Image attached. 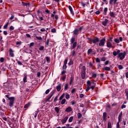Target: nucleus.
Wrapping results in <instances>:
<instances>
[{
	"mask_svg": "<svg viewBox=\"0 0 128 128\" xmlns=\"http://www.w3.org/2000/svg\"><path fill=\"white\" fill-rule=\"evenodd\" d=\"M14 51L12 48L9 49V54L11 58H14Z\"/></svg>",
	"mask_w": 128,
	"mask_h": 128,
	"instance_id": "8",
	"label": "nucleus"
},
{
	"mask_svg": "<svg viewBox=\"0 0 128 128\" xmlns=\"http://www.w3.org/2000/svg\"><path fill=\"white\" fill-rule=\"evenodd\" d=\"M57 100H58V96H56L54 99V102H56Z\"/></svg>",
	"mask_w": 128,
	"mask_h": 128,
	"instance_id": "62",
	"label": "nucleus"
},
{
	"mask_svg": "<svg viewBox=\"0 0 128 128\" xmlns=\"http://www.w3.org/2000/svg\"><path fill=\"white\" fill-rule=\"evenodd\" d=\"M86 84H87V86H88V88H90V86L92 84V83L90 82V80H88L87 81Z\"/></svg>",
	"mask_w": 128,
	"mask_h": 128,
	"instance_id": "31",
	"label": "nucleus"
},
{
	"mask_svg": "<svg viewBox=\"0 0 128 128\" xmlns=\"http://www.w3.org/2000/svg\"><path fill=\"white\" fill-rule=\"evenodd\" d=\"M77 44H78V42H74V43L72 44V47H70V49L74 50V48H76Z\"/></svg>",
	"mask_w": 128,
	"mask_h": 128,
	"instance_id": "19",
	"label": "nucleus"
},
{
	"mask_svg": "<svg viewBox=\"0 0 128 128\" xmlns=\"http://www.w3.org/2000/svg\"><path fill=\"white\" fill-rule=\"evenodd\" d=\"M122 112H121L118 116V122L116 124V128H120V120L122 118Z\"/></svg>",
	"mask_w": 128,
	"mask_h": 128,
	"instance_id": "5",
	"label": "nucleus"
},
{
	"mask_svg": "<svg viewBox=\"0 0 128 128\" xmlns=\"http://www.w3.org/2000/svg\"><path fill=\"white\" fill-rule=\"evenodd\" d=\"M2 120H5V122H7L8 121V118H6L5 116H3L2 117Z\"/></svg>",
	"mask_w": 128,
	"mask_h": 128,
	"instance_id": "55",
	"label": "nucleus"
},
{
	"mask_svg": "<svg viewBox=\"0 0 128 128\" xmlns=\"http://www.w3.org/2000/svg\"><path fill=\"white\" fill-rule=\"evenodd\" d=\"M68 8H69L72 14V16L74 15V10H72V6H68Z\"/></svg>",
	"mask_w": 128,
	"mask_h": 128,
	"instance_id": "15",
	"label": "nucleus"
},
{
	"mask_svg": "<svg viewBox=\"0 0 128 128\" xmlns=\"http://www.w3.org/2000/svg\"><path fill=\"white\" fill-rule=\"evenodd\" d=\"M108 22V20L107 18H106L104 19V21L102 22V26H106Z\"/></svg>",
	"mask_w": 128,
	"mask_h": 128,
	"instance_id": "11",
	"label": "nucleus"
},
{
	"mask_svg": "<svg viewBox=\"0 0 128 128\" xmlns=\"http://www.w3.org/2000/svg\"><path fill=\"white\" fill-rule=\"evenodd\" d=\"M28 46H29L30 48H32V46H34V42H32L28 44Z\"/></svg>",
	"mask_w": 128,
	"mask_h": 128,
	"instance_id": "42",
	"label": "nucleus"
},
{
	"mask_svg": "<svg viewBox=\"0 0 128 128\" xmlns=\"http://www.w3.org/2000/svg\"><path fill=\"white\" fill-rule=\"evenodd\" d=\"M72 64H74V61L70 59V62L68 63V65L69 66H72Z\"/></svg>",
	"mask_w": 128,
	"mask_h": 128,
	"instance_id": "36",
	"label": "nucleus"
},
{
	"mask_svg": "<svg viewBox=\"0 0 128 128\" xmlns=\"http://www.w3.org/2000/svg\"><path fill=\"white\" fill-rule=\"evenodd\" d=\"M50 44V39H47L46 42H45V48H48Z\"/></svg>",
	"mask_w": 128,
	"mask_h": 128,
	"instance_id": "17",
	"label": "nucleus"
},
{
	"mask_svg": "<svg viewBox=\"0 0 128 128\" xmlns=\"http://www.w3.org/2000/svg\"><path fill=\"white\" fill-rule=\"evenodd\" d=\"M24 78H23L24 82H27L28 80H26V78H27L26 74H24Z\"/></svg>",
	"mask_w": 128,
	"mask_h": 128,
	"instance_id": "20",
	"label": "nucleus"
},
{
	"mask_svg": "<svg viewBox=\"0 0 128 128\" xmlns=\"http://www.w3.org/2000/svg\"><path fill=\"white\" fill-rule=\"evenodd\" d=\"M48 92H50V90L49 89L47 90L46 91L45 94H48Z\"/></svg>",
	"mask_w": 128,
	"mask_h": 128,
	"instance_id": "64",
	"label": "nucleus"
},
{
	"mask_svg": "<svg viewBox=\"0 0 128 128\" xmlns=\"http://www.w3.org/2000/svg\"><path fill=\"white\" fill-rule=\"evenodd\" d=\"M74 120V116H70L68 120L69 122H72V120Z\"/></svg>",
	"mask_w": 128,
	"mask_h": 128,
	"instance_id": "43",
	"label": "nucleus"
},
{
	"mask_svg": "<svg viewBox=\"0 0 128 128\" xmlns=\"http://www.w3.org/2000/svg\"><path fill=\"white\" fill-rule=\"evenodd\" d=\"M36 40H42V36H36Z\"/></svg>",
	"mask_w": 128,
	"mask_h": 128,
	"instance_id": "39",
	"label": "nucleus"
},
{
	"mask_svg": "<svg viewBox=\"0 0 128 128\" xmlns=\"http://www.w3.org/2000/svg\"><path fill=\"white\" fill-rule=\"evenodd\" d=\"M66 100H68V98H70V94H66Z\"/></svg>",
	"mask_w": 128,
	"mask_h": 128,
	"instance_id": "57",
	"label": "nucleus"
},
{
	"mask_svg": "<svg viewBox=\"0 0 128 128\" xmlns=\"http://www.w3.org/2000/svg\"><path fill=\"white\" fill-rule=\"evenodd\" d=\"M46 60L47 62H48V63L50 62V57L46 56Z\"/></svg>",
	"mask_w": 128,
	"mask_h": 128,
	"instance_id": "35",
	"label": "nucleus"
},
{
	"mask_svg": "<svg viewBox=\"0 0 128 128\" xmlns=\"http://www.w3.org/2000/svg\"><path fill=\"white\" fill-rule=\"evenodd\" d=\"M66 102V99H63L61 102V104H64Z\"/></svg>",
	"mask_w": 128,
	"mask_h": 128,
	"instance_id": "45",
	"label": "nucleus"
},
{
	"mask_svg": "<svg viewBox=\"0 0 128 128\" xmlns=\"http://www.w3.org/2000/svg\"><path fill=\"white\" fill-rule=\"evenodd\" d=\"M64 98V94H63L60 98V100H62L63 99V98Z\"/></svg>",
	"mask_w": 128,
	"mask_h": 128,
	"instance_id": "47",
	"label": "nucleus"
},
{
	"mask_svg": "<svg viewBox=\"0 0 128 128\" xmlns=\"http://www.w3.org/2000/svg\"><path fill=\"white\" fill-rule=\"evenodd\" d=\"M98 42H100V38H98V37H94L92 41V42L94 44H96Z\"/></svg>",
	"mask_w": 128,
	"mask_h": 128,
	"instance_id": "9",
	"label": "nucleus"
},
{
	"mask_svg": "<svg viewBox=\"0 0 128 128\" xmlns=\"http://www.w3.org/2000/svg\"><path fill=\"white\" fill-rule=\"evenodd\" d=\"M112 122H108V128H112Z\"/></svg>",
	"mask_w": 128,
	"mask_h": 128,
	"instance_id": "44",
	"label": "nucleus"
},
{
	"mask_svg": "<svg viewBox=\"0 0 128 128\" xmlns=\"http://www.w3.org/2000/svg\"><path fill=\"white\" fill-rule=\"evenodd\" d=\"M26 38H32V37L30 36V34H26Z\"/></svg>",
	"mask_w": 128,
	"mask_h": 128,
	"instance_id": "50",
	"label": "nucleus"
},
{
	"mask_svg": "<svg viewBox=\"0 0 128 128\" xmlns=\"http://www.w3.org/2000/svg\"><path fill=\"white\" fill-rule=\"evenodd\" d=\"M77 116H78V118H82V114L80 113H78L77 114Z\"/></svg>",
	"mask_w": 128,
	"mask_h": 128,
	"instance_id": "41",
	"label": "nucleus"
},
{
	"mask_svg": "<svg viewBox=\"0 0 128 128\" xmlns=\"http://www.w3.org/2000/svg\"><path fill=\"white\" fill-rule=\"evenodd\" d=\"M88 0H82L81 2V4L83 8H86V6H88Z\"/></svg>",
	"mask_w": 128,
	"mask_h": 128,
	"instance_id": "6",
	"label": "nucleus"
},
{
	"mask_svg": "<svg viewBox=\"0 0 128 128\" xmlns=\"http://www.w3.org/2000/svg\"><path fill=\"white\" fill-rule=\"evenodd\" d=\"M39 112V110H36L34 112V118H36V116H38V114Z\"/></svg>",
	"mask_w": 128,
	"mask_h": 128,
	"instance_id": "38",
	"label": "nucleus"
},
{
	"mask_svg": "<svg viewBox=\"0 0 128 128\" xmlns=\"http://www.w3.org/2000/svg\"><path fill=\"white\" fill-rule=\"evenodd\" d=\"M81 76L82 80H84L86 78V72L81 73Z\"/></svg>",
	"mask_w": 128,
	"mask_h": 128,
	"instance_id": "28",
	"label": "nucleus"
},
{
	"mask_svg": "<svg viewBox=\"0 0 128 128\" xmlns=\"http://www.w3.org/2000/svg\"><path fill=\"white\" fill-rule=\"evenodd\" d=\"M30 106V103H28L27 104H26L24 106V108H28Z\"/></svg>",
	"mask_w": 128,
	"mask_h": 128,
	"instance_id": "37",
	"label": "nucleus"
},
{
	"mask_svg": "<svg viewBox=\"0 0 128 128\" xmlns=\"http://www.w3.org/2000/svg\"><path fill=\"white\" fill-rule=\"evenodd\" d=\"M76 56V50H73L72 51L71 56L74 57V56Z\"/></svg>",
	"mask_w": 128,
	"mask_h": 128,
	"instance_id": "22",
	"label": "nucleus"
},
{
	"mask_svg": "<svg viewBox=\"0 0 128 128\" xmlns=\"http://www.w3.org/2000/svg\"><path fill=\"white\" fill-rule=\"evenodd\" d=\"M54 110L57 114H58V112H60V108L58 107H55Z\"/></svg>",
	"mask_w": 128,
	"mask_h": 128,
	"instance_id": "33",
	"label": "nucleus"
},
{
	"mask_svg": "<svg viewBox=\"0 0 128 128\" xmlns=\"http://www.w3.org/2000/svg\"><path fill=\"white\" fill-rule=\"evenodd\" d=\"M116 2H118V0H110L109 4L112 6V3L114 2V4H116Z\"/></svg>",
	"mask_w": 128,
	"mask_h": 128,
	"instance_id": "13",
	"label": "nucleus"
},
{
	"mask_svg": "<svg viewBox=\"0 0 128 128\" xmlns=\"http://www.w3.org/2000/svg\"><path fill=\"white\" fill-rule=\"evenodd\" d=\"M92 49H89L88 50V54H92Z\"/></svg>",
	"mask_w": 128,
	"mask_h": 128,
	"instance_id": "40",
	"label": "nucleus"
},
{
	"mask_svg": "<svg viewBox=\"0 0 128 128\" xmlns=\"http://www.w3.org/2000/svg\"><path fill=\"white\" fill-rule=\"evenodd\" d=\"M9 106L10 108L14 106V97H10V98H9Z\"/></svg>",
	"mask_w": 128,
	"mask_h": 128,
	"instance_id": "3",
	"label": "nucleus"
},
{
	"mask_svg": "<svg viewBox=\"0 0 128 128\" xmlns=\"http://www.w3.org/2000/svg\"><path fill=\"white\" fill-rule=\"evenodd\" d=\"M126 106L124 105V104H122L121 106V108H126Z\"/></svg>",
	"mask_w": 128,
	"mask_h": 128,
	"instance_id": "60",
	"label": "nucleus"
},
{
	"mask_svg": "<svg viewBox=\"0 0 128 128\" xmlns=\"http://www.w3.org/2000/svg\"><path fill=\"white\" fill-rule=\"evenodd\" d=\"M14 30V26H10V30Z\"/></svg>",
	"mask_w": 128,
	"mask_h": 128,
	"instance_id": "54",
	"label": "nucleus"
},
{
	"mask_svg": "<svg viewBox=\"0 0 128 128\" xmlns=\"http://www.w3.org/2000/svg\"><path fill=\"white\" fill-rule=\"evenodd\" d=\"M86 66H83L82 67V70H81V73H84V72H86Z\"/></svg>",
	"mask_w": 128,
	"mask_h": 128,
	"instance_id": "25",
	"label": "nucleus"
},
{
	"mask_svg": "<svg viewBox=\"0 0 128 128\" xmlns=\"http://www.w3.org/2000/svg\"><path fill=\"white\" fill-rule=\"evenodd\" d=\"M13 18H14V14H12L11 17L10 18V20H12Z\"/></svg>",
	"mask_w": 128,
	"mask_h": 128,
	"instance_id": "51",
	"label": "nucleus"
},
{
	"mask_svg": "<svg viewBox=\"0 0 128 128\" xmlns=\"http://www.w3.org/2000/svg\"><path fill=\"white\" fill-rule=\"evenodd\" d=\"M104 14L105 16H106V12H108V8H105L104 10Z\"/></svg>",
	"mask_w": 128,
	"mask_h": 128,
	"instance_id": "32",
	"label": "nucleus"
},
{
	"mask_svg": "<svg viewBox=\"0 0 128 128\" xmlns=\"http://www.w3.org/2000/svg\"><path fill=\"white\" fill-rule=\"evenodd\" d=\"M106 46L107 48H112V43L110 42H107Z\"/></svg>",
	"mask_w": 128,
	"mask_h": 128,
	"instance_id": "23",
	"label": "nucleus"
},
{
	"mask_svg": "<svg viewBox=\"0 0 128 128\" xmlns=\"http://www.w3.org/2000/svg\"><path fill=\"white\" fill-rule=\"evenodd\" d=\"M66 112H72V108L68 107L66 108Z\"/></svg>",
	"mask_w": 128,
	"mask_h": 128,
	"instance_id": "30",
	"label": "nucleus"
},
{
	"mask_svg": "<svg viewBox=\"0 0 128 128\" xmlns=\"http://www.w3.org/2000/svg\"><path fill=\"white\" fill-rule=\"evenodd\" d=\"M70 42L72 44H74V42L76 41V38H72L70 40Z\"/></svg>",
	"mask_w": 128,
	"mask_h": 128,
	"instance_id": "29",
	"label": "nucleus"
},
{
	"mask_svg": "<svg viewBox=\"0 0 128 128\" xmlns=\"http://www.w3.org/2000/svg\"><path fill=\"white\" fill-rule=\"evenodd\" d=\"M104 44H106V38H104L100 40L98 46H104Z\"/></svg>",
	"mask_w": 128,
	"mask_h": 128,
	"instance_id": "4",
	"label": "nucleus"
},
{
	"mask_svg": "<svg viewBox=\"0 0 128 128\" xmlns=\"http://www.w3.org/2000/svg\"><path fill=\"white\" fill-rule=\"evenodd\" d=\"M54 92H52V94H50L49 95L48 98L46 99V102H50V100L52 98V96H54Z\"/></svg>",
	"mask_w": 128,
	"mask_h": 128,
	"instance_id": "18",
	"label": "nucleus"
},
{
	"mask_svg": "<svg viewBox=\"0 0 128 128\" xmlns=\"http://www.w3.org/2000/svg\"><path fill=\"white\" fill-rule=\"evenodd\" d=\"M104 70L110 71V68L106 66L104 68Z\"/></svg>",
	"mask_w": 128,
	"mask_h": 128,
	"instance_id": "46",
	"label": "nucleus"
},
{
	"mask_svg": "<svg viewBox=\"0 0 128 128\" xmlns=\"http://www.w3.org/2000/svg\"><path fill=\"white\" fill-rule=\"evenodd\" d=\"M64 90H68V84H65Z\"/></svg>",
	"mask_w": 128,
	"mask_h": 128,
	"instance_id": "34",
	"label": "nucleus"
},
{
	"mask_svg": "<svg viewBox=\"0 0 128 128\" xmlns=\"http://www.w3.org/2000/svg\"><path fill=\"white\" fill-rule=\"evenodd\" d=\"M40 31L42 32H46V37L45 38V40H46V36H48V32L46 30V29L44 28H41L40 30Z\"/></svg>",
	"mask_w": 128,
	"mask_h": 128,
	"instance_id": "14",
	"label": "nucleus"
},
{
	"mask_svg": "<svg viewBox=\"0 0 128 128\" xmlns=\"http://www.w3.org/2000/svg\"><path fill=\"white\" fill-rule=\"evenodd\" d=\"M66 64H68V59H66L64 61V64L66 65Z\"/></svg>",
	"mask_w": 128,
	"mask_h": 128,
	"instance_id": "63",
	"label": "nucleus"
},
{
	"mask_svg": "<svg viewBox=\"0 0 128 128\" xmlns=\"http://www.w3.org/2000/svg\"><path fill=\"white\" fill-rule=\"evenodd\" d=\"M112 54L114 56H116L118 54V58H119L121 60H122L126 58V52H120V50H117V52L114 51Z\"/></svg>",
	"mask_w": 128,
	"mask_h": 128,
	"instance_id": "1",
	"label": "nucleus"
},
{
	"mask_svg": "<svg viewBox=\"0 0 128 128\" xmlns=\"http://www.w3.org/2000/svg\"><path fill=\"white\" fill-rule=\"evenodd\" d=\"M22 4L23 6H30V2L26 3V2H22Z\"/></svg>",
	"mask_w": 128,
	"mask_h": 128,
	"instance_id": "21",
	"label": "nucleus"
},
{
	"mask_svg": "<svg viewBox=\"0 0 128 128\" xmlns=\"http://www.w3.org/2000/svg\"><path fill=\"white\" fill-rule=\"evenodd\" d=\"M114 42L116 44H120V42H122V36L119 37V38H115L114 39Z\"/></svg>",
	"mask_w": 128,
	"mask_h": 128,
	"instance_id": "7",
	"label": "nucleus"
},
{
	"mask_svg": "<svg viewBox=\"0 0 128 128\" xmlns=\"http://www.w3.org/2000/svg\"><path fill=\"white\" fill-rule=\"evenodd\" d=\"M56 90H57L58 92H60V90H62V84H59L58 86H56Z\"/></svg>",
	"mask_w": 128,
	"mask_h": 128,
	"instance_id": "16",
	"label": "nucleus"
},
{
	"mask_svg": "<svg viewBox=\"0 0 128 128\" xmlns=\"http://www.w3.org/2000/svg\"><path fill=\"white\" fill-rule=\"evenodd\" d=\"M74 76L72 75L70 78V81L69 82V84L70 86H72V82H74Z\"/></svg>",
	"mask_w": 128,
	"mask_h": 128,
	"instance_id": "10",
	"label": "nucleus"
},
{
	"mask_svg": "<svg viewBox=\"0 0 128 128\" xmlns=\"http://www.w3.org/2000/svg\"><path fill=\"white\" fill-rule=\"evenodd\" d=\"M10 21H8L4 26V30H6L8 28V26Z\"/></svg>",
	"mask_w": 128,
	"mask_h": 128,
	"instance_id": "26",
	"label": "nucleus"
},
{
	"mask_svg": "<svg viewBox=\"0 0 128 128\" xmlns=\"http://www.w3.org/2000/svg\"><path fill=\"white\" fill-rule=\"evenodd\" d=\"M44 46H41L40 48H39V50H44Z\"/></svg>",
	"mask_w": 128,
	"mask_h": 128,
	"instance_id": "52",
	"label": "nucleus"
},
{
	"mask_svg": "<svg viewBox=\"0 0 128 128\" xmlns=\"http://www.w3.org/2000/svg\"><path fill=\"white\" fill-rule=\"evenodd\" d=\"M118 70H122V68H124V66H122V65H118Z\"/></svg>",
	"mask_w": 128,
	"mask_h": 128,
	"instance_id": "49",
	"label": "nucleus"
},
{
	"mask_svg": "<svg viewBox=\"0 0 128 128\" xmlns=\"http://www.w3.org/2000/svg\"><path fill=\"white\" fill-rule=\"evenodd\" d=\"M110 16H112V18H115L116 14L114 12H110Z\"/></svg>",
	"mask_w": 128,
	"mask_h": 128,
	"instance_id": "27",
	"label": "nucleus"
},
{
	"mask_svg": "<svg viewBox=\"0 0 128 128\" xmlns=\"http://www.w3.org/2000/svg\"><path fill=\"white\" fill-rule=\"evenodd\" d=\"M83 26H80L78 29L75 28L73 31L74 36H78L82 32V30Z\"/></svg>",
	"mask_w": 128,
	"mask_h": 128,
	"instance_id": "2",
	"label": "nucleus"
},
{
	"mask_svg": "<svg viewBox=\"0 0 128 128\" xmlns=\"http://www.w3.org/2000/svg\"><path fill=\"white\" fill-rule=\"evenodd\" d=\"M51 32L53 33L56 32V28H53L52 29Z\"/></svg>",
	"mask_w": 128,
	"mask_h": 128,
	"instance_id": "48",
	"label": "nucleus"
},
{
	"mask_svg": "<svg viewBox=\"0 0 128 128\" xmlns=\"http://www.w3.org/2000/svg\"><path fill=\"white\" fill-rule=\"evenodd\" d=\"M18 64L19 66H22V63L20 61H18Z\"/></svg>",
	"mask_w": 128,
	"mask_h": 128,
	"instance_id": "58",
	"label": "nucleus"
},
{
	"mask_svg": "<svg viewBox=\"0 0 128 128\" xmlns=\"http://www.w3.org/2000/svg\"><path fill=\"white\" fill-rule=\"evenodd\" d=\"M68 116H66L63 120H62V124H66V121L68 120Z\"/></svg>",
	"mask_w": 128,
	"mask_h": 128,
	"instance_id": "12",
	"label": "nucleus"
},
{
	"mask_svg": "<svg viewBox=\"0 0 128 128\" xmlns=\"http://www.w3.org/2000/svg\"><path fill=\"white\" fill-rule=\"evenodd\" d=\"M96 62H100V60L99 58H96Z\"/></svg>",
	"mask_w": 128,
	"mask_h": 128,
	"instance_id": "59",
	"label": "nucleus"
},
{
	"mask_svg": "<svg viewBox=\"0 0 128 128\" xmlns=\"http://www.w3.org/2000/svg\"><path fill=\"white\" fill-rule=\"evenodd\" d=\"M66 68H67L66 65L64 64L62 66V70H66Z\"/></svg>",
	"mask_w": 128,
	"mask_h": 128,
	"instance_id": "56",
	"label": "nucleus"
},
{
	"mask_svg": "<svg viewBox=\"0 0 128 128\" xmlns=\"http://www.w3.org/2000/svg\"><path fill=\"white\" fill-rule=\"evenodd\" d=\"M0 62H4V58H0Z\"/></svg>",
	"mask_w": 128,
	"mask_h": 128,
	"instance_id": "53",
	"label": "nucleus"
},
{
	"mask_svg": "<svg viewBox=\"0 0 128 128\" xmlns=\"http://www.w3.org/2000/svg\"><path fill=\"white\" fill-rule=\"evenodd\" d=\"M92 78H96V74H92Z\"/></svg>",
	"mask_w": 128,
	"mask_h": 128,
	"instance_id": "61",
	"label": "nucleus"
},
{
	"mask_svg": "<svg viewBox=\"0 0 128 128\" xmlns=\"http://www.w3.org/2000/svg\"><path fill=\"white\" fill-rule=\"evenodd\" d=\"M103 120H106V112L103 113Z\"/></svg>",
	"mask_w": 128,
	"mask_h": 128,
	"instance_id": "24",
	"label": "nucleus"
}]
</instances>
